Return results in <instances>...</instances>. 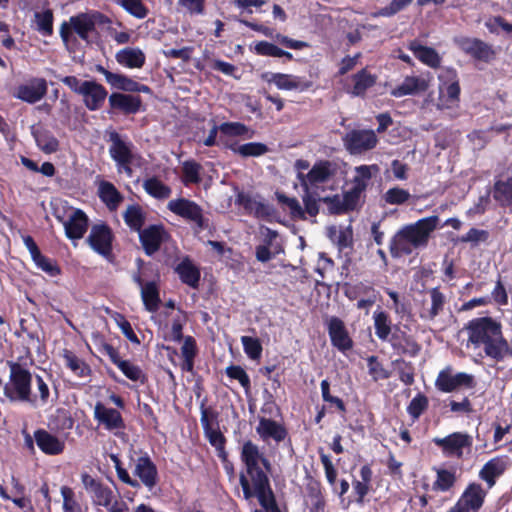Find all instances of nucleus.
<instances>
[{"instance_id":"obj_1","label":"nucleus","mask_w":512,"mask_h":512,"mask_svg":"<svg viewBox=\"0 0 512 512\" xmlns=\"http://www.w3.org/2000/svg\"><path fill=\"white\" fill-rule=\"evenodd\" d=\"M240 460L246 470V473L239 476L244 498L248 500L269 493L272 488L268 475L272 472V463L259 446L250 439L244 441L240 449Z\"/></svg>"},{"instance_id":"obj_2","label":"nucleus","mask_w":512,"mask_h":512,"mask_svg":"<svg viewBox=\"0 0 512 512\" xmlns=\"http://www.w3.org/2000/svg\"><path fill=\"white\" fill-rule=\"evenodd\" d=\"M437 215L421 218L415 223L404 225L391 238L389 251L393 258L412 254L414 249L425 248L431 233L439 224Z\"/></svg>"},{"instance_id":"obj_3","label":"nucleus","mask_w":512,"mask_h":512,"mask_svg":"<svg viewBox=\"0 0 512 512\" xmlns=\"http://www.w3.org/2000/svg\"><path fill=\"white\" fill-rule=\"evenodd\" d=\"M464 330L467 333L468 346L482 348L485 356L494 360L500 354V345L504 344L502 324L491 316L477 317L468 321Z\"/></svg>"},{"instance_id":"obj_4","label":"nucleus","mask_w":512,"mask_h":512,"mask_svg":"<svg viewBox=\"0 0 512 512\" xmlns=\"http://www.w3.org/2000/svg\"><path fill=\"white\" fill-rule=\"evenodd\" d=\"M107 136V141L110 143L109 156L114 161L117 172L132 177L133 167H140L143 157L136 151L135 145L127 136H123L115 130L108 132Z\"/></svg>"},{"instance_id":"obj_5","label":"nucleus","mask_w":512,"mask_h":512,"mask_svg":"<svg viewBox=\"0 0 512 512\" xmlns=\"http://www.w3.org/2000/svg\"><path fill=\"white\" fill-rule=\"evenodd\" d=\"M111 460L114 463L118 479L124 484L135 489H139L142 484L149 490H152L157 485L159 480L158 470L148 454L145 453L136 459L133 474L138 479L130 476L117 455H111Z\"/></svg>"},{"instance_id":"obj_6","label":"nucleus","mask_w":512,"mask_h":512,"mask_svg":"<svg viewBox=\"0 0 512 512\" xmlns=\"http://www.w3.org/2000/svg\"><path fill=\"white\" fill-rule=\"evenodd\" d=\"M9 380L4 386V395L12 402H23L36 405L37 396L32 395V373L19 361H7Z\"/></svg>"},{"instance_id":"obj_7","label":"nucleus","mask_w":512,"mask_h":512,"mask_svg":"<svg viewBox=\"0 0 512 512\" xmlns=\"http://www.w3.org/2000/svg\"><path fill=\"white\" fill-rule=\"evenodd\" d=\"M81 481L84 488L91 494L92 502L96 506L105 507L108 512H126L128 505L122 500H114L112 489L105 485L100 479L92 477L84 472L81 474Z\"/></svg>"},{"instance_id":"obj_8","label":"nucleus","mask_w":512,"mask_h":512,"mask_svg":"<svg viewBox=\"0 0 512 512\" xmlns=\"http://www.w3.org/2000/svg\"><path fill=\"white\" fill-rule=\"evenodd\" d=\"M435 388L442 393H452L462 388L473 389L476 387L475 377L466 372H454L452 366H446L439 371L435 379Z\"/></svg>"},{"instance_id":"obj_9","label":"nucleus","mask_w":512,"mask_h":512,"mask_svg":"<svg viewBox=\"0 0 512 512\" xmlns=\"http://www.w3.org/2000/svg\"><path fill=\"white\" fill-rule=\"evenodd\" d=\"M115 235L111 227L105 223L94 224L90 233L86 239L91 249L97 254L101 255L105 259L111 261L114 258L113 255V241Z\"/></svg>"},{"instance_id":"obj_10","label":"nucleus","mask_w":512,"mask_h":512,"mask_svg":"<svg viewBox=\"0 0 512 512\" xmlns=\"http://www.w3.org/2000/svg\"><path fill=\"white\" fill-rule=\"evenodd\" d=\"M433 443L441 449L445 457L462 459L464 450L470 452L473 437L466 432H453L443 438H433Z\"/></svg>"},{"instance_id":"obj_11","label":"nucleus","mask_w":512,"mask_h":512,"mask_svg":"<svg viewBox=\"0 0 512 512\" xmlns=\"http://www.w3.org/2000/svg\"><path fill=\"white\" fill-rule=\"evenodd\" d=\"M486 496L487 491L480 483H469L447 512H479L485 503Z\"/></svg>"},{"instance_id":"obj_12","label":"nucleus","mask_w":512,"mask_h":512,"mask_svg":"<svg viewBox=\"0 0 512 512\" xmlns=\"http://www.w3.org/2000/svg\"><path fill=\"white\" fill-rule=\"evenodd\" d=\"M167 207L175 215L193 222L198 230H204L208 227V219L204 217L203 209L190 199L178 198L171 200Z\"/></svg>"},{"instance_id":"obj_13","label":"nucleus","mask_w":512,"mask_h":512,"mask_svg":"<svg viewBox=\"0 0 512 512\" xmlns=\"http://www.w3.org/2000/svg\"><path fill=\"white\" fill-rule=\"evenodd\" d=\"M378 142L376 132L370 129H352L343 137V144L352 155L370 151L377 146Z\"/></svg>"},{"instance_id":"obj_14","label":"nucleus","mask_w":512,"mask_h":512,"mask_svg":"<svg viewBox=\"0 0 512 512\" xmlns=\"http://www.w3.org/2000/svg\"><path fill=\"white\" fill-rule=\"evenodd\" d=\"M336 174V165L329 160H318L307 174L297 173V179L302 189L316 188L319 184L328 182Z\"/></svg>"},{"instance_id":"obj_15","label":"nucleus","mask_w":512,"mask_h":512,"mask_svg":"<svg viewBox=\"0 0 512 512\" xmlns=\"http://www.w3.org/2000/svg\"><path fill=\"white\" fill-rule=\"evenodd\" d=\"M108 102L109 114L135 115L144 110L143 101L139 95L113 92L109 95Z\"/></svg>"},{"instance_id":"obj_16","label":"nucleus","mask_w":512,"mask_h":512,"mask_svg":"<svg viewBox=\"0 0 512 512\" xmlns=\"http://www.w3.org/2000/svg\"><path fill=\"white\" fill-rule=\"evenodd\" d=\"M455 44L463 53L478 61L488 63L496 55L491 45L478 38L462 36L455 39Z\"/></svg>"},{"instance_id":"obj_17","label":"nucleus","mask_w":512,"mask_h":512,"mask_svg":"<svg viewBox=\"0 0 512 512\" xmlns=\"http://www.w3.org/2000/svg\"><path fill=\"white\" fill-rule=\"evenodd\" d=\"M138 235L142 248L148 256L158 252L161 245L170 237L163 224L149 225L143 228Z\"/></svg>"},{"instance_id":"obj_18","label":"nucleus","mask_w":512,"mask_h":512,"mask_svg":"<svg viewBox=\"0 0 512 512\" xmlns=\"http://www.w3.org/2000/svg\"><path fill=\"white\" fill-rule=\"evenodd\" d=\"M47 90L45 78L33 77L27 83L18 85L13 92V97L34 104L46 96Z\"/></svg>"},{"instance_id":"obj_19","label":"nucleus","mask_w":512,"mask_h":512,"mask_svg":"<svg viewBox=\"0 0 512 512\" xmlns=\"http://www.w3.org/2000/svg\"><path fill=\"white\" fill-rule=\"evenodd\" d=\"M83 103L89 111L100 110L108 96L106 88L95 80L83 81V87L80 91Z\"/></svg>"},{"instance_id":"obj_20","label":"nucleus","mask_w":512,"mask_h":512,"mask_svg":"<svg viewBox=\"0 0 512 512\" xmlns=\"http://www.w3.org/2000/svg\"><path fill=\"white\" fill-rule=\"evenodd\" d=\"M132 279L141 288V299L145 309L152 313L158 311L161 304L158 283L154 280L145 283L140 271L134 273Z\"/></svg>"},{"instance_id":"obj_21","label":"nucleus","mask_w":512,"mask_h":512,"mask_svg":"<svg viewBox=\"0 0 512 512\" xmlns=\"http://www.w3.org/2000/svg\"><path fill=\"white\" fill-rule=\"evenodd\" d=\"M327 331L331 344L341 352H346L353 348V340L350 337L344 322L332 316L327 322Z\"/></svg>"},{"instance_id":"obj_22","label":"nucleus","mask_w":512,"mask_h":512,"mask_svg":"<svg viewBox=\"0 0 512 512\" xmlns=\"http://www.w3.org/2000/svg\"><path fill=\"white\" fill-rule=\"evenodd\" d=\"M94 419L109 431L125 428V422L121 413L114 408L106 407L102 402L95 404Z\"/></svg>"},{"instance_id":"obj_23","label":"nucleus","mask_w":512,"mask_h":512,"mask_svg":"<svg viewBox=\"0 0 512 512\" xmlns=\"http://www.w3.org/2000/svg\"><path fill=\"white\" fill-rule=\"evenodd\" d=\"M34 439L38 448L46 455L55 456L65 449V442L43 428L34 431Z\"/></svg>"},{"instance_id":"obj_24","label":"nucleus","mask_w":512,"mask_h":512,"mask_svg":"<svg viewBox=\"0 0 512 512\" xmlns=\"http://www.w3.org/2000/svg\"><path fill=\"white\" fill-rule=\"evenodd\" d=\"M256 432L263 441L273 439L277 443L284 441L288 435L286 428L282 424L265 417L259 419Z\"/></svg>"},{"instance_id":"obj_25","label":"nucleus","mask_w":512,"mask_h":512,"mask_svg":"<svg viewBox=\"0 0 512 512\" xmlns=\"http://www.w3.org/2000/svg\"><path fill=\"white\" fill-rule=\"evenodd\" d=\"M429 88V81L419 76H406L403 82L391 90V95L401 98L408 95L424 93Z\"/></svg>"},{"instance_id":"obj_26","label":"nucleus","mask_w":512,"mask_h":512,"mask_svg":"<svg viewBox=\"0 0 512 512\" xmlns=\"http://www.w3.org/2000/svg\"><path fill=\"white\" fill-rule=\"evenodd\" d=\"M89 219L81 209H75L69 219L64 223L65 234L68 239H81L88 229Z\"/></svg>"},{"instance_id":"obj_27","label":"nucleus","mask_w":512,"mask_h":512,"mask_svg":"<svg viewBox=\"0 0 512 512\" xmlns=\"http://www.w3.org/2000/svg\"><path fill=\"white\" fill-rule=\"evenodd\" d=\"M268 82L274 83L281 90H308L312 82L296 75L284 73H272Z\"/></svg>"},{"instance_id":"obj_28","label":"nucleus","mask_w":512,"mask_h":512,"mask_svg":"<svg viewBox=\"0 0 512 512\" xmlns=\"http://www.w3.org/2000/svg\"><path fill=\"white\" fill-rule=\"evenodd\" d=\"M175 272L183 284L194 289L199 287L201 272L189 257L183 258V260L175 267Z\"/></svg>"},{"instance_id":"obj_29","label":"nucleus","mask_w":512,"mask_h":512,"mask_svg":"<svg viewBox=\"0 0 512 512\" xmlns=\"http://www.w3.org/2000/svg\"><path fill=\"white\" fill-rule=\"evenodd\" d=\"M98 197L111 212L116 211L124 200V196L116 186L106 180H102L99 183Z\"/></svg>"},{"instance_id":"obj_30","label":"nucleus","mask_w":512,"mask_h":512,"mask_svg":"<svg viewBox=\"0 0 512 512\" xmlns=\"http://www.w3.org/2000/svg\"><path fill=\"white\" fill-rule=\"evenodd\" d=\"M408 48L423 64L433 69L440 67L441 57L434 48L422 45L417 40L411 41L408 45Z\"/></svg>"},{"instance_id":"obj_31","label":"nucleus","mask_w":512,"mask_h":512,"mask_svg":"<svg viewBox=\"0 0 512 512\" xmlns=\"http://www.w3.org/2000/svg\"><path fill=\"white\" fill-rule=\"evenodd\" d=\"M353 86L348 92L356 97H364L367 90L372 88L377 81V76L370 73L367 68H362L351 76Z\"/></svg>"},{"instance_id":"obj_32","label":"nucleus","mask_w":512,"mask_h":512,"mask_svg":"<svg viewBox=\"0 0 512 512\" xmlns=\"http://www.w3.org/2000/svg\"><path fill=\"white\" fill-rule=\"evenodd\" d=\"M31 133L35 139L37 147L45 154H53L59 150V140L54 134L43 127H32Z\"/></svg>"},{"instance_id":"obj_33","label":"nucleus","mask_w":512,"mask_h":512,"mask_svg":"<svg viewBox=\"0 0 512 512\" xmlns=\"http://www.w3.org/2000/svg\"><path fill=\"white\" fill-rule=\"evenodd\" d=\"M506 470V463L500 457H495L487 461L479 472V478L485 481L489 488H492L496 479Z\"/></svg>"},{"instance_id":"obj_34","label":"nucleus","mask_w":512,"mask_h":512,"mask_svg":"<svg viewBox=\"0 0 512 512\" xmlns=\"http://www.w3.org/2000/svg\"><path fill=\"white\" fill-rule=\"evenodd\" d=\"M116 61L128 68H142L146 61V56L139 48L126 47L116 53Z\"/></svg>"},{"instance_id":"obj_35","label":"nucleus","mask_w":512,"mask_h":512,"mask_svg":"<svg viewBox=\"0 0 512 512\" xmlns=\"http://www.w3.org/2000/svg\"><path fill=\"white\" fill-rule=\"evenodd\" d=\"M225 147L242 158L260 157L269 152V147L261 142H248L241 145L225 143Z\"/></svg>"},{"instance_id":"obj_36","label":"nucleus","mask_w":512,"mask_h":512,"mask_svg":"<svg viewBox=\"0 0 512 512\" xmlns=\"http://www.w3.org/2000/svg\"><path fill=\"white\" fill-rule=\"evenodd\" d=\"M96 70L105 77V80L108 84H110L113 88L117 90H121L131 94L133 88H135V80L124 74L111 72L101 65H97Z\"/></svg>"},{"instance_id":"obj_37","label":"nucleus","mask_w":512,"mask_h":512,"mask_svg":"<svg viewBox=\"0 0 512 512\" xmlns=\"http://www.w3.org/2000/svg\"><path fill=\"white\" fill-rule=\"evenodd\" d=\"M146 212L139 204L128 205L123 212V220L131 231L139 233L146 222Z\"/></svg>"},{"instance_id":"obj_38","label":"nucleus","mask_w":512,"mask_h":512,"mask_svg":"<svg viewBox=\"0 0 512 512\" xmlns=\"http://www.w3.org/2000/svg\"><path fill=\"white\" fill-rule=\"evenodd\" d=\"M492 194L494 200L501 207H511L512 206V176L507 177L506 179H498L495 180Z\"/></svg>"},{"instance_id":"obj_39","label":"nucleus","mask_w":512,"mask_h":512,"mask_svg":"<svg viewBox=\"0 0 512 512\" xmlns=\"http://www.w3.org/2000/svg\"><path fill=\"white\" fill-rule=\"evenodd\" d=\"M378 171L379 167L377 164L357 166L355 168L356 175L352 179L353 185L351 189L356 190L363 195L373 174Z\"/></svg>"},{"instance_id":"obj_40","label":"nucleus","mask_w":512,"mask_h":512,"mask_svg":"<svg viewBox=\"0 0 512 512\" xmlns=\"http://www.w3.org/2000/svg\"><path fill=\"white\" fill-rule=\"evenodd\" d=\"M198 354V347L194 337L186 336L181 346V355L183 362L181 363V370L184 372H194L195 358Z\"/></svg>"},{"instance_id":"obj_41","label":"nucleus","mask_w":512,"mask_h":512,"mask_svg":"<svg viewBox=\"0 0 512 512\" xmlns=\"http://www.w3.org/2000/svg\"><path fill=\"white\" fill-rule=\"evenodd\" d=\"M393 347L400 354L410 353L416 355L420 351L419 344L411 337L402 332V335L392 334L388 340Z\"/></svg>"},{"instance_id":"obj_42","label":"nucleus","mask_w":512,"mask_h":512,"mask_svg":"<svg viewBox=\"0 0 512 512\" xmlns=\"http://www.w3.org/2000/svg\"><path fill=\"white\" fill-rule=\"evenodd\" d=\"M431 298V307L420 313V317L425 320H434L443 310L446 304V297L440 291L439 287L429 290Z\"/></svg>"},{"instance_id":"obj_43","label":"nucleus","mask_w":512,"mask_h":512,"mask_svg":"<svg viewBox=\"0 0 512 512\" xmlns=\"http://www.w3.org/2000/svg\"><path fill=\"white\" fill-rule=\"evenodd\" d=\"M204 435L209 441L210 445L213 446L217 451V456L220 460H225L226 451V437L220 431L219 426L210 427L205 422L204 425Z\"/></svg>"},{"instance_id":"obj_44","label":"nucleus","mask_w":512,"mask_h":512,"mask_svg":"<svg viewBox=\"0 0 512 512\" xmlns=\"http://www.w3.org/2000/svg\"><path fill=\"white\" fill-rule=\"evenodd\" d=\"M63 359L66 367L69 368L76 376L81 378L90 376V366L84 360L80 359L73 351L64 349Z\"/></svg>"},{"instance_id":"obj_45","label":"nucleus","mask_w":512,"mask_h":512,"mask_svg":"<svg viewBox=\"0 0 512 512\" xmlns=\"http://www.w3.org/2000/svg\"><path fill=\"white\" fill-rule=\"evenodd\" d=\"M69 22L73 28V31L82 40H87L89 34L95 30L94 23L91 20L89 13H80L78 15L72 16L70 17Z\"/></svg>"},{"instance_id":"obj_46","label":"nucleus","mask_w":512,"mask_h":512,"mask_svg":"<svg viewBox=\"0 0 512 512\" xmlns=\"http://www.w3.org/2000/svg\"><path fill=\"white\" fill-rule=\"evenodd\" d=\"M434 470L436 471V479L432 484L433 491L447 492L455 486L457 477L454 470L443 468H434Z\"/></svg>"},{"instance_id":"obj_47","label":"nucleus","mask_w":512,"mask_h":512,"mask_svg":"<svg viewBox=\"0 0 512 512\" xmlns=\"http://www.w3.org/2000/svg\"><path fill=\"white\" fill-rule=\"evenodd\" d=\"M306 490L311 500L310 512H325L326 500L322 493L321 483L317 480L311 481L307 484Z\"/></svg>"},{"instance_id":"obj_48","label":"nucleus","mask_w":512,"mask_h":512,"mask_svg":"<svg viewBox=\"0 0 512 512\" xmlns=\"http://www.w3.org/2000/svg\"><path fill=\"white\" fill-rule=\"evenodd\" d=\"M143 188L148 195L160 200L169 198L172 192L171 188L156 176L144 180Z\"/></svg>"},{"instance_id":"obj_49","label":"nucleus","mask_w":512,"mask_h":512,"mask_svg":"<svg viewBox=\"0 0 512 512\" xmlns=\"http://www.w3.org/2000/svg\"><path fill=\"white\" fill-rule=\"evenodd\" d=\"M375 334L381 341H387L392 331V322L386 311H375L373 314Z\"/></svg>"},{"instance_id":"obj_50","label":"nucleus","mask_w":512,"mask_h":512,"mask_svg":"<svg viewBox=\"0 0 512 512\" xmlns=\"http://www.w3.org/2000/svg\"><path fill=\"white\" fill-rule=\"evenodd\" d=\"M219 131L222 135L229 137H244L251 139L255 131L241 122H223L219 125Z\"/></svg>"},{"instance_id":"obj_51","label":"nucleus","mask_w":512,"mask_h":512,"mask_svg":"<svg viewBox=\"0 0 512 512\" xmlns=\"http://www.w3.org/2000/svg\"><path fill=\"white\" fill-rule=\"evenodd\" d=\"M275 198L283 209L289 210L292 219L304 220L303 208L296 197H289L283 192L276 191Z\"/></svg>"},{"instance_id":"obj_52","label":"nucleus","mask_w":512,"mask_h":512,"mask_svg":"<svg viewBox=\"0 0 512 512\" xmlns=\"http://www.w3.org/2000/svg\"><path fill=\"white\" fill-rule=\"evenodd\" d=\"M302 190V201L304 205V207L302 208L304 211V220L307 219V215L314 218L319 214V203L322 202V197H319L318 193L311 188H306Z\"/></svg>"},{"instance_id":"obj_53","label":"nucleus","mask_w":512,"mask_h":512,"mask_svg":"<svg viewBox=\"0 0 512 512\" xmlns=\"http://www.w3.org/2000/svg\"><path fill=\"white\" fill-rule=\"evenodd\" d=\"M202 166L195 160H186L182 164V178L181 181L185 186L190 184H198L201 181Z\"/></svg>"},{"instance_id":"obj_54","label":"nucleus","mask_w":512,"mask_h":512,"mask_svg":"<svg viewBox=\"0 0 512 512\" xmlns=\"http://www.w3.org/2000/svg\"><path fill=\"white\" fill-rule=\"evenodd\" d=\"M439 79L441 81H444V80L451 81V83H449L446 87L447 97L452 101L459 100L460 85H459V81L457 79L456 70L454 68H445L442 71V73L439 75Z\"/></svg>"},{"instance_id":"obj_55","label":"nucleus","mask_w":512,"mask_h":512,"mask_svg":"<svg viewBox=\"0 0 512 512\" xmlns=\"http://www.w3.org/2000/svg\"><path fill=\"white\" fill-rule=\"evenodd\" d=\"M115 2L137 19H144L149 14V9L143 0H115Z\"/></svg>"},{"instance_id":"obj_56","label":"nucleus","mask_w":512,"mask_h":512,"mask_svg":"<svg viewBox=\"0 0 512 512\" xmlns=\"http://www.w3.org/2000/svg\"><path fill=\"white\" fill-rule=\"evenodd\" d=\"M428 407V397L423 393H417L408 404L407 413L413 421H416L428 409Z\"/></svg>"},{"instance_id":"obj_57","label":"nucleus","mask_w":512,"mask_h":512,"mask_svg":"<svg viewBox=\"0 0 512 512\" xmlns=\"http://www.w3.org/2000/svg\"><path fill=\"white\" fill-rule=\"evenodd\" d=\"M116 366L131 381L140 382L141 384L147 381L143 370L138 365L132 364L128 360L122 359Z\"/></svg>"},{"instance_id":"obj_58","label":"nucleus","mask_w":512,"mask_h":512,"mask_svg":"<svg viewBox=\"0 0 512 512\" xmlns=\"http://www.w3.org/2000/svg\"><path fill=\"white\" fill-rule=\"evenodd\" d=\"M34 16L37 24V30L43 36H51L53 34V11L51 9H46L41 12H36Z\"/></svg>"},{"instance_id":"obj_59","label":"nucleus","mask_w":512,"mask_h":512,"mask_svg":"<svg viewBox=\"0 0 512 512\" xmlns=\"http://www.w3.org/2000/svg\"><path fill=\"white\" fill-rule=\"evenodd\" d=\"M368 373L374 381L386 380L390 377L391 373L384 365L379 361V358L375 355H371L367 358Z\"/></svg>"},{"instance_id":"obj_60","label":"nucleus","mask_w":512,"mask_h":512,"mask_svg":"<svg viewBox=\"0 0 512 512\" xmlns=\"http://www.w3.org/2000/svg\"><path fill=\"white\" fill-rule=\"evenodd\" d=\"M32 260L38 269L42 270L50 277H56L61 274V268L56 260L50 259L42 253L35 256Z\"/></svg>"},{"instance_id":"obj_61","label":"nucleus","mask_w":512,"mask_h":512,"mask_svg":"<svg viewBox=\"0 0 512 512\" xmlns=\"http://www.w3.org/2000/svg\"><path fill=\"white\" fill-rule=\"evenodd\" d=\"M94 344L97 348V350L103 354L109 357L110 361L117 365L122 359L119 355V351L117 348H115L112 344L108 343L104 336H97L94 338Z\"/></svg>"},{"instance_id":"obj_62","label":"nucleus","mask_w":512,"mask_h":512,"mask_svg":"<svg viewBox=\"0 0 512 512\" xmlns=\"http://www.w3.org/2000/svg\"><path fill=\"white\" fill-rule=\"evenodd\" d=\"M345 296L350 300L357 299L360 295H371L377 293L371 284L358 282L356 284H346L344 289Z\"/></svg>"},{"instance_id":"obj_63","label":"nucleus","mask_w":512,"mask_h":512,"mask_svg":"<svg viewBox=\"0 0 512 512\" xmlns=\"http://www.w3.org/2000/svg\"><path fill=\"white\" fill-rule=\"evenodd\" d=\"M241 343L246 355L252 359L257 360L261 357L263 348L260 340L258 338L250 337V336H242Z\"/></svg>"},{"instance_id":"obj_64","label":"nucleus","mask_w":512,"mask_h":512,"mask_svg":"<svg viewBox=\"0 0 512 512\" xmlns=\"http://www.w3.org/2000/svg\"><path fill=\"white\" fill-rule=\"evenodd\" d=\"M63 497V512H83L81 504L76 500L73 489L69 486L61 487Z\"/></svg>"}]
</instances>
